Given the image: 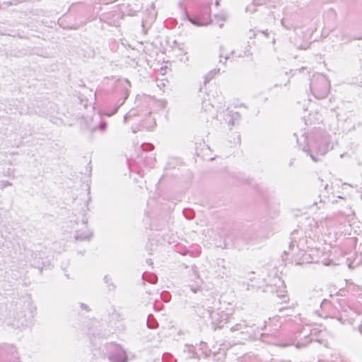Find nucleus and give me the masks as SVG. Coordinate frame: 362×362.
<instances>
[{
  "label": "nucleus",
  "mask_w": 362,
  "mask_h": 362,
  "mask_svg": "<svg viewBox=\"0 0 362 362\" xmlns=\"http://www.w3.org/2000/svg\"><path fill=\"white\" fill-rule=\"evenodd\" d=\"M285 310H288V309L287 308H281V309H280V312H283Z\"/></svg>",
  "instance_id": "33"
},
{
  "label": "nucleus",
  "mask_w": 362,
  "mask_h": 362,
  "mask_svg": "<svg viewBox=\"0 0 362 362\" xmlns=\"http://www.w3.org/2000/svg\"><path fill=\"white\" fill-rule=\"evenodd\" d=\"M202 110L213 116L215 112V104L212 103L210 99H204L202 102Z\"/></svg>",
  "instance_id": "13"
},
{
  "label": "nucleus",
  "mask_w": 362,
  "mask_h": 362,
  "mask_svg": "<svg viewBox=\"0 0 362 362\" xmlns=\"http://www.w3.org/2000/svg\"><path fill=\"white\" fill-rule=\"evenodd\" d=\"M190 22L197 26H202L206 25L204 22H202L201 20L198 18H189Z\"/></svg>",
  "instance_id": "22"
},
{
  "label": "nucleus",
  "mask_w": 362,
  "mask_h": 362,
  "mask_svg": "<svg viewBox=\"0 0 362 362\" xmlns=\"http://www.w3.org/2000/svg\"><path fill=\"white\" fill-rule=\"evenodd\" d=\"M305 344H303V343H300V342H298L296 346L297 348H300V347H303V346H305Z\"/></svg>",
  "instance_id": "30"
},
{
  "label": "nucleus",
  "mask_w": 362,
  "mask_h": 362,
  "mask_svg": "<svg viewBox=\"0 0 362 362\" xmlns=\"http://www.w3.org/2000/svg\"><path fill=\"white\" fill-rule=\"evenodd\" d=\"M185 216H186L187 218H189V219L190 218V217L188 216L187 215L185 214Z\"/></svg>",
  "instance_id": "35"
},
{
  "label": "nucleus",
  "mask_w": 362,
  "mask_h": 362,
  "mask_svg": "<svg viewBox=\"0 0 362 362\" xmlns=\"http://www.w3.org/2000/svg\"><path fill=\"white\" fill-rule=\"evenodd\" d=\"M310 88L315 98H324L327 95L329 92V81L323 74H314L313 78L310 80Z\"/></svg>",
  "instance_id": "5"
},
{
  "label": "nucleus",
  "mask_w": 362,
  "mask_h": 362,
  "mask_svg": "<svg viewBox=\"0 0 362 362\" xmlns=\"http://www.w3.org/2000/svg\"><path fill=\"white\" fill-rule=\"evenodd\" d=\"M191 280L194 282V284H189V287L193 293H197L202 284V280L200 279L199 273L195 268H192V275Z\"/></svg>",
  "instance_id": "11"
},
{
  "label": "nucleus",
  "mask_w": 362,
  "mask_h": 362,
  "mask_svg": "<svg viewBox=\"0 0 362 362\" xmlns=\"http://www.w3.org/2000/svg\"><path fill=\"white\" fill-rule=\"evenodd\" d=\"M87 218L83 217L80 223V228L76 229L75 239L76 240H90L92 237V232L87 226Z\"/></svg>",
  "instance_id": "9"
},
{
  "label": "nucleus",
  "mask_w": 362,
  "mask_h": 362,
  "mask_svg": "<svg viewBox=\"0 0 362 362\" xmlns=\"http://www.w3.org/2000/svg\"><path fill=\"white\" fill-rule=\"evenodd\" d=\"M108 359L110 362H127L125 351L119 345L110 344L108 348Z\"/></svg>",
  "instance_id": "8"
},
{
  "label": "nucleus",
  "mask_w": 362,
  "mask_h": 362,
  "mask_svg": "<svg viewBox=\"0 0 362 362\" xmlns=\"http://www.w3.org/2000/svg\"><path fill=\"white\" fill-rule=\"evenodd\" d=\"M146 150H151L153 148V146L151 144H146Z\"/></svg>",
  "instance_id": "29"
},
{
  "label": "nucleus",
  "mask_w": 362,
  "mask_h": 362,
  "mask_svg": "<svg viewBox=\"0 0 362 362\" xmlns=\"http://www.w3.org/2000/svg\"><path fill=\"white\" fill-rule=\"evenodd\" d=\"M139 116H141L140 110L138 108H132L124 115L123 122L124 123H127L129 121L133 120L135 117Z\"/></svg>",
  "instance_id": "12"
},
{
  "label": "nucleus",
  "mask_w": 362,
  "mask_h": 362,
  "mask_svg": "<svg viewBox=\"0 0 362 362\" xmlns=\"http://www.w3.org/2000/svg\"><path fill=\"white\" fill-rule=\"evenodd\" d=\"M216 117L221 123H226L231 128L240 120V115L236 111L226 109L217 113Z\"/></svg>",
  "instance_id": "7"
},
{
  "label": "nucleus",
  "mask_w": 362,
  "mask_h": 362,
  "mask_svg": "<svg viewBox=\"0 0 362 362\" xmlns=\"http://www.w3.org/2000/svg\"><path fill=\"white\" fill-rule=\"evenodd\" d=\"M147 326L148 328L155 329L158 326L157 322L154 319H151L149 315L146 322Z\"/></svg>",
  "instance_id": "19"
},
{
  "label": "nucleus",
  "mask_w": 362,
  "mask_h": 362,
  "mask_svg": "<svg viewBox=\"0 0 362 362\" xmlns=\"http://www.w3.org/2000/svg\"><path fill=\"white\" fill-rule=\"evenodd\" d=\"M35 308L29 302L24 303L21 307H18L13 313L11 325L16 328L28 327L34 316Z\"/></svg>",
  "instance_id": "4"
},
{
  "label": "nucleus",
  "mask_w": 362,
  "mask_h": 362,
  "mask_svg": "<svg viewBox=\"0 0 362 362\" xmlns=\"http://www.w3.org/2000/svg\"><path fill=\"white\" fill-rule=\"evenodd\" d=\"M217 317H221V320L220 322H222L223 321H226V322L228 320L229 314L225 313L224 312L221 311L219 312H212L211 313V317L213 320L216 321Z\"/></svg>",
  "instance_id": "14"
},
{
  "label": "nucleus",
  "mask_w": 362,
  "mask_h": 362,
  "mask_svg": "<svg viewBox=\"0 0 362 362\" xmlns=\"http://www.w3.org/2000/svg\"><path fill=\"white\" fill-rule=\"evenodd\" d=\"M115 0H95V3L97 4H108L114 2Z\"/></svg>",
  "instance_id": "25"
},
{
  "label": "nucleus",
  "mask_w": 362,
  "mask_h": 362,
  "mask_svg": "<svg viewBox=\"0 0 362 362\" xmlns=\"http://www.w3.org/2000/svg\"><path fill=\"white\" fill-rule=\"evenodd\" d=\"M329 223V220L327 217L320 218L306 217L298 228L291 233L292 238L293 241H297L298 236L308 235L309 238L317 241L319 235L325 231Z\"/></svg>",
  "instance_id": "3"
},
{
  "label": "nucleus",
  "mask_w": 362,
  "mask_h": 362,
  "mask_svg": "<svg viewBox=\"0 0 362 362\" xmlns=\"http://www.w3.org/2000/svg\"><path fill=\"white\" fill-rule=\"evenodd\" d=\"M107 127V123L105 122H101L98 126L90 127V129L93 132H95L96 129H99L101 131L105 130Z\"/></svg>",
  "instance_id": "20"
},
{
  "label": "nucleus",
  "mask_w": 362,
  "mask_h": 362,
  "mask_svg": "<svg viewBox=\"0 0 362 362\" xmlns=\"http://www.w3.org/2000/svg\"><path fill=\"white\" fill-rule=\"evenodd\" d=\"M324 206V203L322 202V199H320L319 202L315 201L312 205H310V208H314L316 206V209H320Z\"/></svg>",
  "instance_id": "21"
},
{
  "label": "nucleus",
  "mask_w": 362,
  "mask_h": 362,
  "mask_svg": "<svg viewBox=\"0 0 362 362\" xmlns=\"http://www.w3.org/2000/svg\"><path fill=\"white\" fill-rule=\"evenodd\" d=\"M341 362H348V361H344V360H341Z\"/></svg>",
  "instance_id": "36"
},
{
  "label": "nucleus",
  "mask_w": 362,
  "mask_h": 362,
  "mask_svg": "<svg viewBox=\"0 0 362 362\" xmlns=\"http://www.w3.org/2000/svg\"><path fill=\"white\" fill-rule=\"evenodd\" d=\"M80 307L82 310H86V311H89V308H88V306L85 304V303H81L80 304Z\"/></svg>",
  "instance_id": "27"
},
{
  "label": "nucleus",
  "mask_w": 362,
  "mask_h": 362,
  "mask_svg": "<svg viewBox=\"0 0 362 362\" xmlns=\"http://www.w3.org/2000/svg\"><path fill=\"white\" fill-rule=\"evenodd\" d=\"M281 25H282L284 27H285L286 28H288L284 25V21H283V20H281Z\"/></svg>",
  "instance_id": "32"
},
{
  "label": "nucleus",
  "mask_w": 362,
  "mask_h": 362,
  "mask_svg": "<svg viewBox=\"0 0 362 362\" xmlns=\"http://www.w3.org/2000/svg\"><path fill=\"white\" fill-rule=\"evenodd\" d=\"M297 142L302 151L314 162L320 160L322 156L333 148V143L327 134L304 133L297 139Z\"/></svg>",
  "instance_id": "1"
},
{
  "label": "nucleus",
  "mask_w": 362,
  "mask_h": 362,
  "mask_svg": "<svg viewBox=\"0 0 362 362\" xmlns=\"http://www.w3.org/2000/svg\"><path fill=\"white\" fill-rule=\"evenodd\" d=\"M216 18H220V20L221 21H226V18L223 15H218V16H216Z\"/></svg>",
  "instance_id": "28"
},
{
  "label": "nucleus",
  "mask_w": 362,
  "mask_h": 362,
  "mask_svg": "<svg viewBox=\"0 0 362 362\" xmlns=\"http://www.w3.org/2000/svg\"><path fill=\"white\" fill-rule=\"evenodd\" d=\"M230 331L233 334L234 344H242L243 341L251 339L254 335L253 327L247 325L245 321L232 326Z\"/></svg>",
  "instance_id": "6"
},
{
  "label": "nucleus",
  "mask_w": 362,
  "mask_h": 362,
  "mask_svg": "<svg viewBox=\"0 0 362 362\" xmlns=\"http://www.w3.org/2000/svg\"><path fill=\"white\" fill-rule=\"evenodd\" d=\"M220 62H222V59L223 58L225 59V61H226L228 58H229V56L228 54H225L223 53V51H221V54H220Z\"/></svg>",
  "instance_id": "26"
},
{
  "label": "nucleus",
  "mask_w": 362,
  "mask_h": 362,
  "mask_svg": "<svg viewBox=\"0 0 362 362\" xmlns=\"http://www.w3.org/2000/svg\"><path fill=\"white\" fill-rule=\"evenodd\" d=\"M255 1L256 0H254V3L252 5H249L247 8H246V11L247 12H250V13H253L255 12L256 10L255 8Z\"/></svg>",
  "instance_id": "24"
},
{
  "label": "nucleus",
  "mask_w": 362,
  "mask_h": 362,
  "mask_svg": "<svg viewBox=\"0 0 362 362\" xmlns=\"http://www.w3.org/2000/svg\"><path fill=\"white\" fill-rule=\"evenodd\" d=\"M143 279L147 281H148L151 284H156L158 281V278L154 274H149L147 275L146 274H143Z\"/></svg>",
  "instance_id": "17"
},
{
  "label": "nucleus",
  "mask_w": 362,
  "mask_h": 362,
  "mask_svg": "<svg viewBox=\"0 0 362 362\" xmlns=\"http://www.w3.org/2000/svg\"><path fill=\"white\" fill-rule=\"evenodd\" d=\"M291 242L289 245L288 251L286 254H291L297 264L316 262L315 258L317 251V241L309 238L308 235L298 236L297 241H293L291 235Z\"/></svg>",
  "instance_id": "2"
},
{
  "label": "nucleus",
  "mask_w": 362,
  "mask_h": 362,
  "mask_svg": "<svg viewBox=\"0 0 362 362\" xmlns=\"http://www.w3.org/2000/svg\"><path fill=\"white\" fill-rule=\"evenodd\" d=\"M185 352L187 353V357L189 358H196L197 354L194 351V347L192 346L186 345Z\"/></svg>",
  "instance_id": "16"
},
{
  "label": "nucleus",
  "mask_w": 362,
  "mask_h": 362,
  "mask_svg": "<svg viewBox=\"0 0 362 362\" xmlns=\"http://www.w3.org/2000/svg\"><path fill=\"white\" fill-rule=\"evenodd\" d=\"M262 33H263L265 35H267V30H266V31H262Z\"/></svg>",
  "instance_id": "34"
},
{
  "label": "nucleus",
  "mask_w": 362,
  "mask_h": 362,
  "mask_svg": "<svg viewBox=\"0 0 362 362\" xmlns=\"http://www.w3.org/2000/svg\"><path fill=\"white\" fill-rule=\"evenodd\" d=\"M119 83L123 90V92H122L123 98H122V101L118 102L119 103L116 105L114 110L110 113H107V115L109 116H111L117 112L118 109L124 103L125 100L127 99V98L129 97V92H130L129 88H131L130 81L128 79L125 78V79L119 81Z\"/></svg>",
  "instance_id": "10"
},
{
  "label": "nucleus",
  "mask_w": 362,
  "mask_h": 362,
  "mask_svg": "<svg viewBox=\"0 0 362 362\" xmlns=\"http://www.w3.org/2000/svg\"><path fill=\"white\" fill-rule=\"evenodd\" d=\"M141 127L143 128H146L147 129H150L151 128V126H148L146 124V123L144 122H141V124H138L136 127H132V132L135 134L136 132H138L139 131L141 130Z\"/></svg>",
  "instance_id": "18"
},
{
  "label": "nucleus",
  "mask_w": 362,
  "mask_h": 362,
  "mask_svg": "<svg viewBox=\"0 0 362 362\" xmlns=\"http://www.w3.org/2000/svg\"><path fill=\"white\" fill-rule=\"evenodd\" d=\"M12 183L7 180L0 181V188L4 189L6 187L11 186Z\"/></svg>",
  "instance_id": "23"
},
{
  "label": "nucleus",
  "mask_w": 362,
  "mask_h": 362,
  "mask_svg": "<svg viewBox=\"0 0 362 362\" xmlns=\"http://www.w3.org/2000/svg\"><path fill=\"white\" fill-rule=\"evenodd\" d=\"M286 291H281L280 293H278L277 296L281 297V298H284L285 297V295L284 294Z\"/></svg>",
  "instance_id": "31"
},
{
  "label": "nucleus",
  "mask_w": 362,
  "mask_h": 362,
  "mask_svg": "<svg viewBox=\"0 0 362 362\" xmlns=\"http://www.w3.org/2000/svg\"><path fill=\"white\" fill-rule=\"evenodd\" d=\"M104 282L107 285L108 290L111 291V290L115 289V286L113 284L112 278L110 276H108V275L105 276Z\"/></svg>",
  "instance_id": "15"
}]
</instances>
